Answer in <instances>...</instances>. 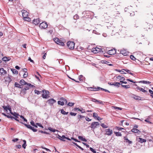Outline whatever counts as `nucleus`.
<instances>
[{"label":"nucleus","instance_id":"nucleus-1","mask_svg":"<svg viewBox=\"0 0 153 153\" xmlns=\"http://www.w3.org/2000/svg\"><path fill=\"white\" fill-rule=\"evenodd\" d=\"M10 106H3V107L6 112H7L8 111H9V112L14 116V119L17 121L19 122L22 124H23V123L22 122V121H24L26 122L27 121V120L25 118L22 116L20 115L19 114L16 112L14 113H13L11 111V108L10 107Z\"/></svg>","mask_w":153,"mask_h":153},{"label":"nucleus","instance_id":"nucleus-2","mask_svg":"<svg viewBox=\"0 0 153 153\" xmlns=\"http://www.w3.org/2000/svg\"><path fill=\"white\" fill-rule=\"evenodd\" d=\"M58 105H74L75 103L73 102H69L67 104V100L63 98H61L60 99V100L58 102Z\"/></svg>","mask_w":153,"mask_h":153},{"label":"nucleus","instance_id":"nucleus-3","mask_svg":"<svg viewBox=\"0 0 153 153\" xmlns=\"http://www.w3.org/2000/svg\"><path fill=\"white\" fill-rule=\"evenodd\" d=\"M67 45L69 49H73L74 48L75 43L73 42L69 41L67 42Z\"/></svg>","mask_w":153,"mask_h":153},{"label":"nucleus","instance_id":"nucleus-4","mask_svg":"<svg viewBox=\"0 0 153 153\" xmlns=\"http://www.w3.org/2000/svg\"><path fill=\"white\" fill-rule=\"evenodd\" d=\"M54 41L57 44L62 46L64 45V43L59 39L58 38H56L53 39Z\"/></svg>","mask_w":153,"mask_h":153},{"label":"nucleus","instance_id":"nucleus-5","mask_svg":"<svg viewBox=\"0 0 153 153\" xmlns=\"http://www.w3.org/2000/svg\"><path fill=\"white\" fill-rule=\"evenodd\" d=\"M48 27V24L46 22H43L39 25V27L42 29H45Z\"/></svg>","mask_w":153,"mask_h":153},{"label":"nucleus","instance_id":"nucleus-6","mask_svg":"<svg viewBox=\"0 0 153 153\" xmlns=\"http://www.w3.org/2000/svg\"><path fill=\"white\" fill-rule=\"evenodd\" d=\"M99 125V123L98 122H94L91 123V127L92 129H95L97 128V126Z\"/></svg>","mask_w":153,"mask_h":153},{"label":"nucleus","instance_id":"nucleus-7","mask_svg":"<svg viewBox=\"0 0 153 153\" xmlns=\"http://www.w3.org/2000/svg\"><path fill=\"white\" fill-rule=\"evenodd\" d=\"M106 132L105 134L107 135L108 136L111 135L113 133V131L110 129H106L105 130Z\"/></svg>","mask_w":153,"mask_h":153},{"label":"nucleus","instance_id":"nucleus-8","mask_svg":"<svg viewBox=\"0 0 153 153\" xmlns=\"http://www.w3.org/2000/svg\"><path fill=\"white\" fill-rule=\"evenodd\" d=\"M131 131L136 133V135H138L140 134L141 132L140 131L135 128H133L131 130Z\"/></svg>","mask_w":153,"mask_h":153},{"label":"nucleus","instance_id":"nucleus-9","mask_svg":"<svg viewBox=\"0 0 153 153\" xmlns=\"http://www.w3.org/2000/svg\"><path fill=\"white\" fill-rule=\"evenodd\" d=\"M92 101L94 102H97V104L104 105V102L100 100H97L93 98L92 99Z\"/></svg>","mask_w":153,"mask_h":153},{"label":"nucleus","instance_id":"nucleus-10","mask_svg":"<svg viewBox=\"0 0 153 153\" xmlns=\"http://www.w3.org/2000/svg\"><path fill=\"white\" fill-rule=\"evenodd\" d=\"M25 88H24L26 91L29 89V88L31 87H33V85H31L30 83H27L25 85Z\"/></svg>","mask_w":153,"mask_h":153},{"label":"nucleus","instance_id":"nucleus-11","mask_svg":"<svg viewBox=\"0 0 153 153\" xmlns=\"http://www.w3.org/2000/svg\"><path fill=\"white\" fill-rule=\"evenodd\" d=\"M21 13H22V16L23 17V18L25 17H27V16H28V13L25 10H22Z\"/></svg>","mask_w":153,"mask_h":153},{"label":"nucleus","instance_id":"nucleus-12","mask_svg":"<svg viewBox=\"0 0 153 153\" xmlns=\"http://www.w3.org/2000/svg\"><path fill=\"white\" fill-rule=\"evenodd\" d=\"M11 76H10L9 75H8V76H5L4 78V79H5V81L6 82H9V83L12 80V79L11 78Z\"/></svg>","mask_w":153,"mask_h":153},{"label":"nucleus","instance_id":"nucleus-13","mask_svg":"<svg viewBox=\"0 0 153 153\" xmlns=\"http://www.w3.org/2000/svg\"><path fill=\"white\" fill-rule=\"evenodd\" d=\"M116 53V50L115 49H111L108 51V54L111 55H113L115 54Z\"/></svg>","mask_w":153,"mask_h":153},{"label":"nucleus","instance_id":"nucleus-14","mask_svg":"<svg viewBox=\"0 0 153 153\" xmlns=\"http://www.w3.org/2000/svg\"><path fill=\"white\" fill-rule=\"evenodd\" d=\"M56 101L53 99H51L48 101L47 102L49 104L52 105L54 103L56 102Z\"/></svg>","mask_w":153,"mask_h":153},{"label":"nucleus","instance_id":"nucleus-15","mask_svg":"<svg viewBox=\"0 0 153 153\" xmlns=\"http://www.w3.org/2000/svg\"><path fill=\"white\" fill-rule=\"evenodd\" d=\"M0 73L1 75H4L7 73V71L3 68H0Z\"/></svg>","mask_w":153,"mask_h":153},{"label":"nucleus","instance_id":"nucleus-16","mask_svg":"<svg viewBox=\"0 0 153 153\" xmlns=\"http://www.w3.org/2000/svg\"><path fill=\"white\" fill-rule=\"evenodd\" d=\"M33 23L35 25L38 24L40 22V20L39 18H38L36 19H34L33 21Z\"/></svg>","mask_w":153,"mask_h":153},{"label":"nucleus","instance_id":"nucleus-17","mask_svg":"<svg viewBox=\"0 0 153 153\" xmlns=\"http://www.w3.org/2000/svg\"><path fill=\"white\" fill-rule=\"evenodd\" d=\"M59 138L60 140H61L63 141H65V139H67V140H70V139L69 138L65 137L64 135H62L61 137V138H60L59 137Z\"/></svg>","mask_w":153,"mask_h":153},{"label":"nucleus","instance_id":"nucleus-18","mask_svg":"<svg viewBox=\"0 0 153 153\" xmlns=\"http://www.w3.org/2000/svg\"><path fill=\"white\" fill-rule=\"evenodd\" d=\"M124 140H126V143H128L129 144H131L132 143V142L130 140H129L127 138V136H125L124 137Z\"/></svg>","mask_w":153,"mask_h":153},{"label":"nucleus","instance_id":"nucleus-19","mask_svg":"<svg viewBox=\"0 0 153 153\" xmlns=\"http://www.w3.org/2000/svg\"><path fill=\"white\" fill-rule=\"evenodd\" d=\"M99 87H97V88H92L90 87L88 88V90L91 91H97L99 90V89H98Z\"/></svg>","mask_w":153,"mask_h":153},{"label":"nucleus","instance_id":"nucleus-20","mask_svg":"<svg viewBox=\"0 0 153 153\" xmlns=\"http://www.w3.org/2000/svg\"><path fill=\"white\" fill-rule=\"evenodd\" d=\"M132 97L134 99L137 100H140L141 98L139 96H136L134 95H133L132 96Z\"/></svg>","mask_w":153,"mask_h":153},{"label":"nucleus","instance_id":"nucleus-21","mask_svg":"<svg viewBox=\"0 0 153 153\" xmlns=\"http://www.w3.org/2000/svg\"><path fill=\"white\" fill-rule=\"evenodd\" d=\"M77 117L79 121H81L82 120V118H84L85 117L84 116L79 114L77 115Z\"/></svg>","mask_w":153,"mask_h":153},{"label":"nucleus","instance_id":"nucleus-22","mask_svg":"<svg viewBox=\"0 0 153 153\" xmlns=\"http://www.w3.org/2000/svg\"><path fill=\"white\" fill-rule=\"evenodd\" d=\"M121 85V83L116 82H115L114 83H113V85H114L118 87H119L120 85Z\"/></svg>","mask_w":153,"mask_h":153},{"label":"nucleus","instance_id":"nucleus-23","mask_svg":"<svg viewBox=\"0 0 153 153\" xmlns=\"http://www.w3.org/2000/svg\"><path fill=\"white\" fill-rule=\"evenodd\" d=\"M138 141L139 142H140V143L145 142L146 141V139H143L140 137L138 138Z\"/></svg>","mask_w":153,"mask_h":153},{"label":"nucleus","instance_id":"nucleus-24","mask_svg":"<svg viewBox=\"0 0 153 153\" xmlns=\"http://www.w3.org/2000/svg\"><path fill=\"white\" fill-rule=\"evenodd\" d=\"M117 78L118 79L121 80L122 81H124L125 80V79L124 77L120 75L117 76Z\"/></svg>","mask_w":153,"mask_h":153},{"label":"nucleus","instance_id":"nucleus-25","mask_svg":"<svg viewBox=\"0 0 153 153\" xmlns=\"http://www.w3.org/2000/svg\"><path fill=\"white\" fill-rule=\"evenodd\" d=\"M99 48H96L93 49L92 51L94 53H97L99 51Z\"/></svg>","mask_w":153,"mask_h":153},{"label":"nucleus","instance_id":"nucleus-26","mask_svg":"<svg viewBox=\"0 0 153 153\" xmlns=\"http://www.w3.org/2000/svg\"><path fill=\"white\" fill-rule=\"evenodd\" d=\"M112 30V32L111 33V35H113L115 34V33H117L116 30V29L115 28L112 27V28L111 29Z\"/></svg>","mask_w":153,"mask_h":153},{"label":"nucleus","instance_id":"nucleus-27","mask_svg":"<svg viewBox=\"0 0 153 153\" xmlns=\"http://www.w3.org/2000/svg\"><path fill=\"white\" fill-rule=\"evenodd\" d=\"M20 83L22 85H26L27 83V82H25V81L24 79H21L20 81Z\"/></svg>","mask_w":153,"mask_h":153},{"label":"nucleus","instance_id":"nucleus-28","mask_svg":"<svg viewBox=\"0 0 153 153\" xmlns=\"http://www.w3.org/2000/svg\"><path fill=\"white\" fill-rule=\"evenodd\" d=\"M44 93L42 95V97L43 98H47L48 97H49V96L48 95H47V94H45L44 93V91L43 90V91Z\"/></svg>","mask_w":153,"mask_h":153},{"label":"nucleus","instance_id":"nucleus-29","mask_svg":"<svg viewBox=\"0 0 153 153\" xmlns=\"http://www.w3.org/2000/svg\"><path fill=\"white\" fill-rule=\"evenodd\" d=\"M111 108L112 109H117L118 110H121L122 109V108L115 106H112Z\"/></svg>","mask_w":153,"mask_h":153},{"label":"nucleus","instance_id":"nucleus-30","mask_svg":"<svg viewBox=\"0 0 153 153\" xmlns=\"http://www.w3.org/2000/svg\"><path fill=\"white\" fill-rule=\"evenodd\" d=\"M120 53L122 54L124 56H126L127 54L126 51L125 50H120Z\"/></svg>","mask_w":153,"mask_h":153},{"label":"nucleus","instance_id":"nucleus-31","mask_svg":"<svg viewBox=\"0 0 153 153\" xmlns=\"http://www.w3.org/2000/svg\"><path fill=\"white\" fill-rule=\"evenodd\" d=\"M10 59V58L9 57H7L6 56H4L2 58V60L3 61H9Z\"/></svg>","mask_w":153,"mask_h":153},{"label":"nucleus","instance_id":"nucleus-32","mask_svg":"<svg viewBox=\"0 0 153 153\" xmlns=\"http://www.w3.org/2000/svg\"><path fill=\"white\" fill-rule=\"evenodd\" d=\"M15 86L16 87H18L19 88H22L21 85H20L19 84L17 83V82H16L15 83Z\"/></svg>","mask_w":153,"mask_h":153},{"label":"nucleus","instance_id":"nucleus-33","mask_svg":"<svg viewBox=\"0 0 153 153\" xmlns=\"http://www.w3.org/2000/svg\"><path fill=\"white\" fill-rule=\"evenodd\" d=\"M140 83H143L145 84H149L151 83V82L149 81H141L140 82Z\"/></svg>","mask_w":153,"mask_h":153},{"label":"nucleus","instance_id":"nucleus-34","mask_svg":"<svg viewBox=\"0 0 153 153\" xmlns=\"http://www.w3.org/2000/svg\"><path fill=\"white\" fill-rule=\"evenodd\" d=\"M24 20L25 21H27L29 22L31 20L27 16V17H25L23 18Z\"/></svg>","mask_w":153,"mask_h":153},{"label":"nucleus","instance_id":"nucleus-35","mask_svg":"<svg viewBox=\"0 0 153 153\" xmlns=\"http://www.w3.org/2000/svg\"><path fill=\"white\" fill-rule=\"evenodd\" d=\"M11 71L14 74H18V71L15 69L12 68L11 69Z\"/></svg>","mask_w":153,"mask_h":153},{"label":"nucleus","instance_id":"nucleus-36","mask_svg":"<svg viewBox=\"0 0 153 153\" xmlns=\"http://www.w3.org/2000/svg\"><path fill=\"white\" fill-rule=\"evenodd\" d=\"M78 138L79 139L82 140V141H85V142L87 141V140L85 138H83L81 136H79L78 137Z\"/></svg>","mask_w":153,"mask_h":153},{"label":"nucleus","instance_id":"nucleus-37","mask_svg":"<svg viewBox=\"0 0 153 153\" xmlns=\"http://www.w3.org/2000/svg\"><path fill=\"white\" fill-rule=\"evenodd\" d=\"M85 77L82 75H80L79 76V81H83Z\"/></svg>","mask_w":153,"mask_h":153},{"label":"nucleus","instance_id":"nucleus-38","mask_svg":"<svg viewBox=\"0 0 153 153\" xmlns=\"http://www.w3.org/2000/svg\"><path fill=\"white\" fill-rule=\"evenodd\" d=\"M123 70H124V71H125L126 72L128 73L129 74H131V75H134V74L131 73V71L128 69H124Z\"/></svg>","mask_w":153,"mask_h":153},{"label":"nucleus","instance_id":"nucleus-39","mask_svg":"<svg viewBox=\"0 0 153 153\" xmlns=\"http://www.w3.org/2000/svg\"><path fill=\"white\" fill-rule=\"evenodd\" d=\"M114 133L116 136H122V134L121 133L118 132H114Z\"/></svg>","mask_w":153,"mask_h":153},{"label":"nucleus","instance_id":"nucleus-40","mask_svg":"<svg viewBox=\"0 0 153 153\" xmlns=\"http://www.w3.org/2000/svg\"><path fill=\"white\" fill-rule=\"evenodd\" d=\"M23 124H24V125L25 126H26L28 128L30 129L31 128H32V127L30 125H27L26 124H25V123H23Z\"/></svg>","mask_w":153,"mask_h":153},{"label":"nucleus","instance_id":"nucleus-41","mask_svg":"<svg viewBox=\"0 0 153 153\" xmlns=\"http://www.w3.org/2000/svg\"><path fill=\"white\" fill-rule=\"evenodd\" d=\"M122 86L125 88H126V89L127 88H130V86L129 85H122Z\"/></svg>","mask_w":153,"mask_h":153},{"label":"nucleus","instance_id":"nucleus-42","mask_svg":"<svg viewBox=\"0 0 153 153\" xmlns=\"http://www.w3.org/2000/svg\"><path fill=\"white\" fill-rule=\"evenodd\" d=\"M23 141L24 142V143L22 145V146L23 148H24V149H25L26 146V140H23Z\"/></svg>","mask_w":153,"mask_h":153},{"label":"nucleus","instance_id":"nucleus-43","mask_svg":"<svg viewBox=\"0 0 153 153\" xmlns=\"http://www.w3.org/2000/svg\"><path fill=\"white\" fill-rule=\"evenodd\" d=\"M61 111V113L63 114H67L68 113V112H65L63 109H62Z\"/></svg>","mask_w":153,"mask_h":153},{"label":"nucleus","instance_id":"nucleus-44","mask_svg":"<svg viewBox=\"0 0 153 153\" xmlns=\"http://www.w3.org/2000/svg\"><path fill=\"white\" fill-rule=\"evenodd\" d=\"M30 124L33 126H35V127H36V128H37V126L36 125V124H35V123H34V122L33 121H31L30 122Z\"/></svg>","mask_w":153,"mask_h":153},{"label":"nucleus","instance_id":"nucleus-45","mask_svg":"<svg viewBox=\"0 0 153 153\" xmlns=\"http://www.w3.org/2000/svg\"><path fill=\"white\" fill-rule=\"evenodd\" d=\"M98 89H99V90H103V91H105V92H109V91L108 90L106 89H104L100 87H98Z\"/></svg>","mask_w":153,"mask_h":153},{"label":"nucleus","instance_id":"nucleus-46","mask_svg":"<svg viewBox=\"0 0 153 153\" xmlns=\"http://www.w3.org/2000/svg\"><path fill=\"white\" fill-rule=\"evenodd\" d=\"M73 143L82 150H83V149L80 146H79V145H78V144H77L76 143Z\"/></svg>","mask_w":153,"mask_h":153},{"label":"nucleus","instance_id":"nucleus-47","mask_svg":"<svg viewBox=\"0 0 153 153\" xmlns=\"http://www.w3.org/2000/svg\"><path fill=\"white\" fill-rule=\"evenodd\" d=\"M73 18L74 19L76 20L79 18V16L77 14H76L74 16Z\"/></svg>","mask_w":153,"mask_h":153},{"label":"nucleus","instance_id":"nucleus-48","mask_svg":"<svg viewBox=\"0 0 153 153\" xmlns=\"http://www.w3.org/2000/svg\"><path fill=\"white\" fill-rule=\"evenodd\" d=\"M48 129L51 131L53 132H55V131H56V130H55V129H53L51 127L49 128Z\"/></svg>","mask_w":153,"mask_h":153},{"label":"nucleus","instance_id":"nucleus-49","mask_svg":"<svg viewBox=\"0 0 153 153\" xmlns=\"http://www.w3.org/2000/svg\"><path fill=\"white\" fill-rule=\"evenodd\" d=\"M28 75V73L27 72H26V73H25L23 75V77L24 78L27 77Z\"/></svg>","mask_w":153,"mask_h":153},{"label":"nucleus","instance_id":"nucleus-50","mask_svg":"<svg viewBox=\"0 0 153 153\" xmlns=\"http://www.w3.org/2000/svg\"><path fill=\"white\" fill-rule=\"evenodd\" d=\"M26 90L24 89H22L21 90V92L22 93L25 94Z\"/></svg>","mask_w":153,"mask_h":153},{"label":"nucleus","instance_id":"nucleus-51","mask_svg":"<svg viewBox=\"0 0 153 153\" xmlns=\"http://www.w3.org/2000/svg\"><path fill=\"white\" fill-rule=\"evenodd\" d=\"M76 114H77L76 113H74L72 112H71L70 113V115L72 116H75L76 115Z\"/></svg>","mask_w":153,"mask_h":153},{"label":"nucleus","instance_id":"nucleus-52","mask_svg":"<svg viewBox=\"0 0 153 153\" xmlns=\"http://www.w3.org/2000/svg\"><path fill=\"white\" fill-rule=\"evenodd\" d=\"M6 117L8 118H10L12 120L14 118V117L11 115H7V116H6Z\"/></svg>","mask_w":153,"mask_h":153},{"label":"nucleus","instance_id":"nucleus-53","mask_svg":"<svg viewBox=\"0 0 153 153\" xmlns=\"http://www.w3.org/2000/svg\"><path fill=\"white\" fill-rule=\"evenodd\" d=\"M130 58L132 60H134L135 59V58L132 55H131L130 56Z\"/></svg>","mask_w":153,"mask_h":153},{"label":"nucleus","instance_id":"nucleus-54","mask_svg":"<svg viewBox=\"0 0 153 153\" xmlns=\"http://www.w3.org/2000/svg\"><path fill=\"white\" fill-rule=\"evenodd\" d=\"M101 125L103 128H105L108 127V126H106L104 123L101 124Z\"/></svg>","mask_w":153,"mask_h":153},{"label":"nucleus","instance_id":"nucleus-55","mask_svg":"<svg viewBox=\"0 0 153 153\" xmlns=\"http://www.w3.org/2000/svg\"><path fill=\"white\" fill-rule=\"evenodd\" d=\"M116 128L118 130H121L124 129V128H123L120 127H117V126L116 127Z\"/></svg>","mask_w":153,"mask_h":153},{"label":"nucleus","instance_id":"nucleus-56","mask_svg":"<svg viewBox=\"0 0 153 153\" xmlns=\"http://www.w3.org/2000/svg\"><path fill=\"white\" fill-rule=\"evenodd\" d=\"M34 92L35 94H40V91H38L36 90H35L34 91Z\"/></svg>","mask_w":153,"mask_h":153},{"label":"nucleus","instance_id":"nucleus-57","mask_svg":"<svg viewBox=\"0 0 153 153\" xmlns=\"http://www.w3.org/2000/svg\"><path fill=\"white\" fill-rule=\"evenodd\" d=\"M36 125L37 126H39V127H41V128H43V126L40 124L39 123H36Z\"/></svg>","mask_w":153,"mask_h":153},{"label":"nucleus","instance_id":"nucleus-58","mask_svg":"<svg viewBox=\"0 0 153 153\" xmlns=\"http://www.w3.org/2000/svg\"><path fill=\"white\" fill-rule=\"evenodd\" d=\"M81 108H74L73 109L74 111H76V110H78L79 111H80Z\"/></svg>","mask_w":153,"mask_h":153},{"label":"nucleus","instance_id":"nucleus-59","mask_svg":"<svg viewBox=\"0 0 153 153\" xmlns=\"http://www.w3.org/2000/svg\"><path fill=\"white\" fill-rule=\"evenodd\" d=\"M90 150L92 152H93L94 153H96V151L94 149H93L92 148H90Z\"/></svg>","mask_w":153,"mask_h":153},{"label":"nucleus","instance_id":"nucleus-60","mask_svg":"<svg viewBox=\"0 0 153 153\" xmlns=\"http://www.w3.org/2000/svg\"><path fill=\"white\" fill-rule=\"evenodd\" d=\"M140 90L141 91H142L143 92H145L146 91V90H145V89H144L143 88H140Z\"/></svg>","mask_w":153,"mask_h":153},{"label":"nucleus","instance_id":"nucleus-61","mask_svg":"<svg viewBox=\"0 0 153 153\" xmlns=\"http://www.w3.org/2000/svg\"><path fill=\"white\" fill-rule=\"evenodd\" d=\"M31 130H32L34 132H36L37 131L36 129H35L34 128L32 127V128L30 129Z\"/></svg>","mask_w":153,"mask_h":153},{"label":"nucleus","instance_id":"nucleus-62","mask_svg":"<svg viewBox=\"0 0 153 153\" xmlns=\"http://www.w3.org/2000/svg\"><path fill=\"white\" fill-rule=\"evenodd\" d=\"M98 116V115L96 113H93V117H97V116Z\"/></svg>","mask_w":153,"mask_h":153},{"label":"nucleus","instance_id":"nucleus-63","mask_svg":"<svg viewBox=\"0 0 153 153\" xmlns=\"http://www.w3.org/2000/svg\"><path fill=\"white\" fill-rule=\"evenodd\" d=\"M86 120L88 121H90L91 120V119H90L88 117H86L85 118Z\"/></svg>","mask_w":153,"mask_h":153},{"label":"nucleus","instance_id":"nucleus-64","mask_svg":"<svg viewBox=\"0 0 153 153\" xmlns=\"http://www.w3.org/2000/svg\"><path fill=\"white\" fill-rule=\"evenodd\" d=\"M126 80L127 81H129L132 82H133V83H136V82H134L133 81V80L130 79H126Z\"/></svg>","mask_w":153,"mask_h":153}]
</instances>
